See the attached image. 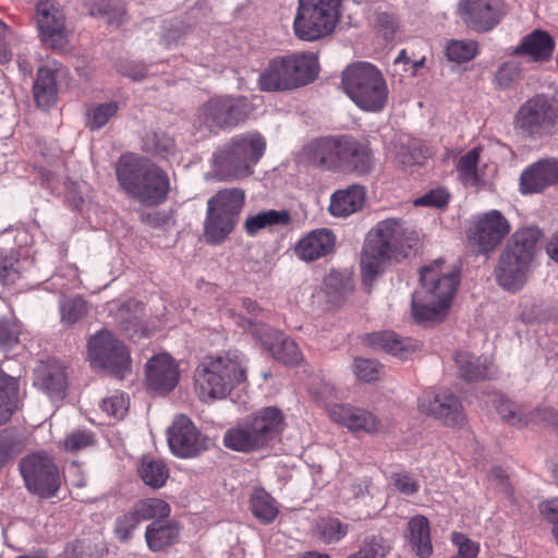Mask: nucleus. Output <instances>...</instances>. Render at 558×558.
<instances>
[{"instance_id": "nucleus-1", "label": "nucleus", "mask_w": 558, "mask_h": 558, "mask_svg": "<svg viewBox=\"0 0 558 558\" xmlns=\"http://www.w3.org/2000/svg\"><path fill=\"white\" fill-rule=\"evenodd\" d=\"M421 288L412 296V317L417 325L430 326L448 314L459 284L458 272L445 268L441 259L423 267Z\"/></svg>"}, {"instance_id": "nucleus-44", "label": "nucleus", "mask_w": 558, "mask_h": 558, "mask_svg": "<svg viewBox=\"0 0 558 558\" xmlns=\"http://www.w3.org/2000/svg\"><path fill=\"white\" fill-rule=\"evenodd\" d=\"M250 502L254 517L264 523L272 522L279 512L275 499L263 488L252 493Z\"/></svg>"}, {"instance_id": "nucleus-46", "label": "nucleus", "mask_w": 558, "mask_h": 558, "mask_svg": "<svg viewBox=\"0 0 558 558\" xmlns=\"http://www.w3.org/2000/svg\"><path fill=\"white\" fill-rule=\"evenodd\" d=\"M141 521H163L170 514V506L159 498H146L133 506Z\"/></svg>"}, {"instance_id": "nucleus-45", "label": "nucleus", "mask_w": 558, "mask_h": 558, "mask_svg": "<svg viewBox=\"0 0 558 558\" xmlns=\"http://www.w3.org/2000/svg\"><path fill=\"white\" fill-rule=\"evenodd\" d=\"M80 286L81 280L76 266L64 265L51 276L45 289L63 294L65 291L77 289Z\"/></svg>"}, {"instance_id": "nucleus-30", "label": "nucleus", "mask_w": 558, "mask_h": 558, "mask_svg": "<svg viewBox=\"0 0 558 558\" xmlns=\"http://www.w3.org/2000/svg\"><path fill=\"white\" fill-rule=\"evenodd\" d=\"M366 199L363 186L353 184L344 190L336 191L330 198L329 211L335 217H348L360 211Z\"/></svg>"}, {"instance_id": "nucleus-9", "label": "nucleus", "mask_w": 558, "mask_h": 558, "mask_svg": "<svg viewBox=\"0 0 558 558\" xmlns=\"http://www.w3.org/2000/svg\"><path fill=\"white\" fill-rule=\"evenodd\" d=\"M344 93L365 112H381L389 99L387 82L380 70L369 62H355L342 72Z\"/></svg>"}, {"instance_id": "nucleus-25", "label": "nucleus", "mask_w": 558, "mask_h": 558, "mask_svg": "<svg viewBox=\"0 0 558 558\" xmlns=\"http://www.w3.org/2000/svg\"><path fill=\"white\" fill-rule=\"evenodd\" d=\"M336 236L326 228L315 229L302 236L294 246L295 256L305 263L326 257L335 251Z\"/></svg>"}, {"instance_id": "nucleus-62", "label": "nucleus", "mask_w": 558, "mask_h": 558, "mask_svg": "<svg viewBox=\"0 0 558 558\" xmlns=\"http://www.w3.org/2000/svg\"><path fill=\"white\" fill-rule=\"evenodd\" d=\"M452 542L458 547L457 555L450 558H476L480 551L477 543L471 541L463 534L454 533Z\"/></svg>"}, {"instance_id": "nucleus-43", "label": "nucleus", "mask_w": 558, "mask_h": 558, "mask_svg": "<svg viewBox=\"0 0 558 558\" xmlns=\"http://www.w3.org/2000/svg\"><path fill=\"white\" fill-rule=\"evenodd\" d=\"M88 311V303L80 295H62L59 301L61 323L66 326H72L82 320Z\"/></svg>"}, {"instance_id": "nucleus-12", "label": "nucleus", "mask_w": 558, "mask_h": 558, "mask_svg": "<svg viewBox=\"0 0 558 558\" xmlns=\"http://www.w3.org/2000/svg\"><path fill=\"white\" fill-rule=\"evenodd\" d=\"M513 124L517 131L527 136L551 134L558 128V104L544 94L535 95L521 105Z\"/></svg>"}, {"instance_id": "nucleus-64", "label": "nucleus", "mask_w": 558, "mask_h": 558, "mask_svg": "<svg viewBox=\"0 0 558 558\" xmlns=\"http://www.w3.org/2000/svg\"><path fill=\"white\" fill-rule=\"evenodd\" d=\"M521 75L520 66L514 61L505 62L496 74V80L500 86L507 87L519 80Z\"/></svg>"}, {"instance_id": "nucleus-37", "label": "nucleus", "mask_w": 558, "mask_h": 558, "mask_svg": "<svg viewBox=\"0 0 558 558\" xmlns=\"http://www.w3.org/2000/svg\"><path fill=\"white\" fill-rule=\"evenodd\" d=\"M456 363L461 376L469 381H477L492 375V363L486 356H475L462 351L456 354Z\"/></svg>"}, {"instance_id": "nucleus-3", "label": "nucleus", "mask_w": 558, "mask_h": 558, "mask_svg": "<svg viewBox=\"0 0 558 558\" xmlns=\"http://www.w3.org/2000/svg\"><path fill=\"white\" fill-rule=\"evenodd\" d=\"M245 381V356L236 350L205 356L194 372L195 391L204 402L225 399Z\"/></svg>"}, {"instance_id": "nucleus-23", "label": "nucleus", "mask_w": 558, "mask_h": 558, "mask_svg": "<svg viewBox=\"0 0 558 558\" xmlns=\"http://www.w3.org/2000/svg\"><path fill=\"white\" fill-rule=\"evenodd\" d=\"M493 403L501 420L509 425L524 427L531 423H543L558 427V413L551 409L526 412L499 393L494 396Z\"/></svg>"}, {"instance_id": "nucleus-49", "label": "nucleus", "mask_w": 558, "mask_h": 558, "mask_svg": "<svg viewBox=\"0 0 558 558\" xmlns=\"http://www.w3.org/2000/svg\"><path fill=\"white\" fill-rule=\"evenodd\" d=\"M316 531L323 543L336 544L348 534L349 526L337 518H326L317 523Z\"/></svg>"}, {"instance_id": "nucleus-4", "label": "nucleus", "mask_w": 558, "mask_h": 558, "mask_svg": "<svg viewBox=\"0 0 558 558\" xmlns=\"http://www.w3.org/2000/svg\"><path fill=\"white\" fill-rule=\"evenodd\" d=\"M116 175L121 189L145 206L161 204L170 192L167 172L150 160L132 154L119 158Z\"/></svg>"}, {"instance_id": "nucleus-34", "label": "nucleus", "mask_w": 558, "mask_h": 558, "mask_svg": "<svg viewBox=\"0 0 558 558\" xmlns=\"http://www.w3.org/2000/svg\"><path fill=\"white\" fill-rule=\"evenodd\" d=\"M33 93L35 101L40 108L48 109L57 102L58 87L54 68L43 65L38 69Z\"/></svg>"}, {"instance_id": "nucleus-27", "label": "nucleus", "mask_w": 558, "mask_h": 558, "mask_svg": "<svg viewBox=\"0 0 558 558\" xmlns=\"http://www.w3.org/2000/svg\"><path fill=\"white\" fill-rule=\"evenodd\" d=\"M34 374V385L46 392L51 400H61L65 397L66 374L59 362L41 363Z\"/></svg>"}, {"instance_id": "nucleus-35", "label": "nucleus", "mask_w": 558, "mask_h": 558, "mask_svg": "<svg viewBox=\"0 0 558 558\" xmlns=\"http://www.w3.org/2000/svg\"><path fill=\"white\" fill-rule=\"evenodd\" d=\"M262 440L267 446L283 429L284 418L281 411L275 407H267L256 412L250 421Z\"/></svg>"}, {"instance_id": "nucleus-48", "label": "nucleus", "mask_w": 558, "mask_h": 558, "mask_svg": "<svg viewBox=\"0 0 558 558\" xmlns=\"http://www.w3.org/2000/svg\"><path fill=\"white\" fill-rule=\"evenodd\" d=\"M323 287L327 294L338 300L352 291V277L348 270H331L326 275Z\"/></svg>"}, {"instance_id": "nucleus-36", "label": "nucleus", "mask_w": 558, "mask_h": 558, "mask_svg": "<svg viewBox=\"0 0 558 558\" xmlns=\"http://www.w3.org/2000/svg\"><path fill=\"white\" fill-rule=\"evenodd\" d=\"M180 525L174 521H153L145 531V539L151 551H160L177 542Z\"/></svg>"}, {"instance_id": "nucleus-24", "label": "nucleus", "mask_w": 558, "mask_h": 558, "mask_svg": "<svg viewBox=\"0 0 558 558\" xmlns=\"http://www.w3.org/2000/svg\"><path fill=\"white\" fill-rule=\"evenodd\" d=\"M329 417L353 433L375 434L381 429V423L375 414L351 404H331Z\"/></svg>"}, {"instance_id": "nucleus-26", "label": "nucleus", "mask_w": 558, "mask_h": 558, "mask_svg": "<svg viewBox=\"0 0 558 558\" xmlns=\"http://www.w3.org/2000/svg\"><path fill=\"white\" fill-rule=\"evenodd\" d=\"M556 183H558V159L554 158L533 163L520 177L523 194L538 193Z\"/></svg>"}, {"instance_id": "nucleus-60", "label": "nucleus", "mask_w": 558, "mask_h": 558, "mask_svg": "<svg viewBox=\"0 0 558 558\" xmlns=\"http://www.w3.org/2000/svg\"><path fill=\"white\" fill-rule=\"evenodd\" d=\"M311 393L317 400V402L322 403L325 407L328 413L329 407L331 404H338V391L329 383L319 381L316 386H313L311 388Z\"/></svg>"}, {"instance_id": "nucleus-47", "label": "nucleus", "mask_w": 558, "mask_h": 558, "mask_svg": "<svg viewBox=\"0 0 558 558\" xmlns=\"http://www.w3.org/2000/svg\"><path fill=\"white\" fill-rule=\"evenodd\" d=\"M118 110L119 104L117 101L90 105L86 112V126L90 131L104 128L117 114Z\"/></svg>"}, {"instance_id": "nucleus-16", "label": "nucleus", "mask_w": 558, "mask_h": 558, "mask_svg": "<svg viewBox=\"0 0 558 558\" xmlns=\"http://www.w3.org/2000/svg\"><path fill=\"white\" fill-rule=\"evenodd\" d=\"M36 24L39 39L54 51H65L71 31L61 4L54 0H40L36 7Z\"/></svg>"}, {"instance_id": "nucleus-7", "label": "nucleus", "mask_w": 558, "mask_h": 558, "mask_svg": "<svg viewBox=\"0 0 558 558\" xmlns=\"http://www.w3.org/2000/svg\"><path fill=\"white\" fill-rule=\"evenodd\" d=\"M319 74L314 52H295L271 59L258 77L263 92H286L313 83Z\"/></svg>"}, {"instance_id": "nucleus-51", "label": "nucleus", "mask_w": 558, "mask_h": 558, "mask_svg": "<svg viewBox=\"0 0 558 558\" xmlns=\"http://www.w3.org/2000/svg\"><path fill=\"white\" fill-rule=\"evenodd\" d=\"M143 149L163 157L173 151L174 141L163 132H150L143 138Z\"/></svg>"}, {"instance_id": "nucleus-11", "label": "nucleus", "mask_w": 558, "mask_h": 558, "mask_svg": "<svg viewBox=\"0 0 558 558\" xmlns=\"http://www.w3.org/2000/svg\"><path fill=\"white\" fill-rule=\"evenodd\" d=\"M341 0H299L293 21L294 35L316 41L330 35L340 20Z\"/></svg>"}, {"instance_id": "nucleus-2", "label": "nucleus", "mask_w": 558, "mask_h": 558, "mask_svg": "<svg viewBox=\"0 0 558 558\" xmlns=\"http://www.w3.org/2000/svg\"><path fill=\"white\" fill-rule=\"evenodd\" d=\"M411 232L400 218L378 221L366 233L361 253L363 282L371 286L386 263L405 257L412 246Z\"/></svg>"}, {"instance_id": "nucleus-61", "label": "nucleus", "mask_w": 558, "mask_h": 558, "mask_svg": "<svg viewBox=\"0 0 558 558\" xmlns=\"http://www.w3.org/2000/svg\"><path fill=\"white\" fill-rule=\"evenodd\" d=\"M391 482L395 488L404 496H413L420 489L418 481L405 472L392 473Z\"/></svg>"}, {"instance_id": "nucleus-42", "label": "nucleus", "mask_w": 558, "mask_h": 558, "mask_svg": "<svg viewBox=\"0 0 558 558\" xmlns=\"http://www.w3.org/2000/svg\"><path fill=\"white\" fill-rule=\"evenodd\" d=\"M137 471L144 484L155 489L162 487L169 477L166 463L159 459L143 458Z\"/></svg>"}, {"instance_id": "nucleus-54", "label": "nucleus", "mask_w": 558, "mask_h": 558, "mask_svg": "<svg viewBox=\"0 0 558 558\" xmlns=\"http://www.w3.org/2000/svg\"><path fill=\"white\" fill-rule=\"evenodd\" d=\"M92 12L107 16L109 24L120 25L124 22L125 8L117 1L99 0Z\"/></svg>"}, {"instance_id": "nucleus-14", "label": "nucleus", "mask_w": 558, "mask_h": 558, "mask_svg": "<svg viewBox=\"0 0 558 558\" xmlns=\"http://www.w3.org/2000/svg\"><path fill=\"white\" fill-rule=\"evenodd\" d=\"M252 112L244 96H218L210 98L199 110L198 121L208 131L230 130L243 123Z\"/></svg>"}, {"instance_id": "nucleus-10", "label": "nucleus", "mask_w": 558, "mask_h": 558, "mask_svg": "<svg viewBox=\"0 0 558 558\" xmlns=\"http://www.w3.org/2000/svg\"><path fill=\"white\" fill-rule=\"evenodd\" d=\"M245 194L240 189L221 190L207 201L204 236L209 244H221L233 231L243 208Z\"/></svg>"}, {"instance_id": "nucleus-13", "label": "nucleus", "mask_w": 558, "mask_h": 558, "mask_svg": "<svg viewBox=\"0 0 558 558\" xmlns=\"http://www.w3.org/2000/svg\"><path fill=\"white\" fill-rule=\"evenodd\" d=\"M19 470L27 490L40 498L56 496L61 486V476L53 458L45 451L23 457Z\"/></svg>"}, {"instance_id": "nucleus-29", "label": "nucleus", "mask_w": 558, "mask_h": 558, "mask_svg": "<svg viewBox=\"0 0 558 558\" xmlns=\"http://www.w3.org/2000/svg\"><path fill=\"white\" fill-rule=\"evenodd\" d=\"M554 49V38L545 31L535 29L521 39L512 53L527 57L534 62H545L551 58Z\"/></svg>"}, {"instance_id": "nucleus-8", "label": "nucleus", "mask_w": 558, "mask_h": 558, "mask_svg": "<svg viewBox=\"0 0 558 558\" xmlns=\"http://www.w3.org/2000/svg\"><path fill=\"white\" fill-rule=\"evenodd\" d=\"M307 149L312 161L329 170L367 173L372 168L368 146L351 136L318 138Z\"/></svg>"}, {"instance_id": "nucleus-59", "label": "nucleus", "mask_w": 558, "mask_h": 558, "mask_svg": "<svg viewBox=\"0 0 558 558\" xmlns=\"http://www.w3.org/2000/svg\"><path fill=\"white\" fill-rule=\"evenodd\" d=\"M64 555L65 558H100L96 545L85 539L73 542L66 547Z\"/></svg>"}, {"instance_id": "nucleus-28", "label": "nucleus", "mask_w": 558, "mask_h": 558, "mask_svg": "<svg viewBox=\"0 0 558 558\" xmlns=\"http://www.w3.org/2000/svg\"><path fill=\"white\" fill-rule=\"evenodd\" d=\"M367 343L375 350H383L386 353L408 359L412 353L421 349L420 341L412 338H402L392 331H380L367 336Z\"/></svg>"}, {"instance_id": "nucleus-57", "label": "nucleus", "mask_w": 558, "mask_h": 558, "mask_svg": "<svg viewBox=\"0 0 558 558\" xmlns=\"http://www.w3.org/2000/svg\"><path fill=\"white\" fill-rule=\"evenodd\" d=\"M101 409L109 416L116 420H121L129 410V399L126 395L117 392L102 400Z\"/></svg>"}, {"instance_id": "nucleus-6", "label": "nucleus", "mask_w": 558, "mask_h": 558, "mask_svg": "<svg viewBox=\"0 0 558 558\" xmlns=\"http://www.w3.org/2000/svg\"><path fill=\"white\" fill-rule=\"evenodd\" d=\"M266 141L257 132L232 136L213 155V169L220 181L246 178L263 157Z\"/></svg>"}, {"instance_id": "nucleus-55", "label": "nucleus", "mask_w": 558, "mask_h": 558, "mask_svg": "<svg viewBox=\"0 0 558 558\" xmlns=\"http://www.w3.org/2000/svg\"><path fill=\"white\" fill-rule=\"evenodd\" d=\"M140 517L136 514L134 508L126 513L120 515L116 520L114 534L120 541H128L131 538L132 533L141 523Z\"/></svg>"}, {"instance_id": "nucleus-18", "label": "nucleus", "mask_w": 558, "mask_h": 558, "mask_svg": "<svg viewBox=\"0 0 558 558\" xmlns=\"http://www.w3.org/2000/svg\"><path fill=\"white\" fill-rule=\"evenodd\" d=\"M509 231L510 225L506 217L493 209L473 217L468 239L477 247V253L484 254L494 250Z\"/></svg>"}, {"instance_id": "nucleus-50", "label": "nucleus", "mask_w": 558, "mask_h": 558, "mask_svg": "<svg viewBox=\"0 0 558 558\" xmlns=\"http://www.w3.org/2000/svg\"><path fill=\"white\" fill-rule=\"evenodd\" d=\"M390 546L378 535L366 536L359 550L349 556V558H385L389 553Z\"/></svg>"}, {"instance_id": "nucleus-56", "label": "nucleus", "mask_w": 558, "mask_h": 558, "mask_svg": "<svg viewBox=\"0 0 558 558\" xmlns=\"http://www.w3.org/2000/svg\"><path fill=\"white\" fill-rule=\"evenodd\" d=\"M353 373L359 380L374 381L380 376V365L371 359L356 357L353 362Z\"/></svg>"}, {"instance_id": "nucleus-52", "label": "nucleus", "mask_w": 558, "mask_h": 558, "mask_svg": "<svg viewBox=\"0 0 558 558\" xmlns=\"http://www.w3.org/2000/svg\"><path fill=\"white\" fill-rule=\"evenodd\" d=\"M478 47L474 40H451L446 46V54L450 61L463 63L476 57Z\"/></svg>"}, {"instance_id": "nucleus-39", "label": "nucleus", "mask_w": 558, "mask_h": 558, "mask_svg": "<svg viewBox=\"0 0 558 558\" xmlns=\"http://www.w3.org/2000/svg\"><path fill=\"white\" fill-rule=\"evenodd\" d=\"M140 311L138 303L134 300H129L118 308L116 314L117 323L121 325L132 339L147 336V330L143 327L137 315Z\"/></svg>"}, {"instance_id": "nucleus-19", "label": "nucleus", "mask_w": 558, "mask_h": 558, "mask_svg": "<svg viewBox=\"0 0 558 558\" xmlns=\"http://www.w3.org/2000/svg\"><path fill=\"white\" fill-rule=\"evenodd\" d=\"M168 444L174 456L190 459L206 451L209 439L197 429L191 418L178 415L168 428Z\"/></svg>"}, {"instance_id": "nucleus-15", "label": "nucleus", "mask_w": 558, "mask_h": 558, "mask_svg": "<svg viewBox=\"0 0 558 558\" xmlns=\"http://www.w3.org/2000/svg\"><path fill=\"white\" fill-rule=\"evenodd\" d=\"M88 356L94 365L120 378L131 371L130 352L108 330H100L88 340Z\"/></svg>"}, {"instance_id": "nucleus-53", "label": "nucleus", "mask_w": 558, "mask_h": 558, "mask_svg": "<svg viewBox=\"0 0 558 558\" xmlns=\"http://www.w3.org/2000/svg\"><path fill=\"white\" fill-rule=\"evenodd\" d=\"M22 326L14 317L0 319V349L2 351H10L13 349L20 339Z\"/></svg>"}, {"instance_id": "nucleus-22", "label": "nucleus", "mask_w": 558, "mask_h": 558, "mask_svg": "<svg viewBox=\"0 0 558 558\" xmlns=\"http://www.w3.org/2000/svg\"><path fill=\"white\" fill-rule=\"evenodd\" d=\"M145 374L148 389L159 395L172 391L180 380L179 364L168 353L151 356L146 363Z\"/></svg>"}, {"instance_id": "nucleus-31", "label": "nucleus", "mask_w": 558, "mask_h": 558, "mask_svg": "<svg viewBox=\"0 0 558 558\" xmlns=\"http://www.w3.org/2000/svg\"><path fill=\"white\" fill-rule=\"evenodd\" d=\"M223 445L240 452L255 451L266 446L250 421L228 429L223 435Z\"/></svg>"}, {"instance_id": "nucleus-20", "label": "nucleus", "mask_w": 558, "mask_h": 558, "mask_svg": "<svg viewBox=\"0 0 558 558\" xmlns=\"http://www.w3.org/2000/svg\"><path fill=\"white\" fill-rule=\"evenodd\" d=\"M243 328L257 338L277 361L287 365L301 362L302 353L298 344L279 330L251 319L243 323Z\"/></svg>"}, {"instance_id": "nucleus-21", "label": "nucleus", "mask_w": 558, "mask_h": 558, "mask_svg": "<svg viewBox=\"0 0 558 558\" xmlns=\"http://www.w3.org/2000/svg\"><path fill=\"white\" fill-rule=\"evenodd\" d=\"M459 13L469 27L487 32L500 22L507 7L504 0H461Z\"/></svg>"}, {"instance_id": "nucleus-58", "label": "nucleus", "mask_w": 558, "mask_h": 558, "mask_svg": "<svg viewBox=\"0 0 558 558\" xmlns=\"http://www.w3.org/2000/svg\"><path fill=\"white\" fill-rule=\"evenodd\" d=\"M94 442L95 439L93 433L86 430H75L64 438L62 446L65 451L75 452L93 446Z\"/></svg>"}, {"instance_id": "nucleus-5", "label": "nucleus", "mask_w": 558, "mask_h": 558, "mask_svg": "<svg viewBox=\"0 0 558 558\" xmlns=\"http://www.w3.org/2000/svg\"><path fill=\"white\" fill-rule=\"evenodd\" d=\"M541 238V229L534 226L521 228L512 234L495 269L500 287L518 291L526 283Z\"/></svg>"}, {"instance_id": "nucleus-33", "label": "nucleus", "mask_w": 558, "mask_h": 558, "mask_svg": "<svg viewBox=\"0 0 558 558\" xmlns=\"http://www.w3.org/2000/svg\"><path fill=\"white\" fill-rule=\"evenodd\" d=\"M405 538L418 557L427 558L433 554L429 522L426 517L417 514L409 520Z\"/></svg>"}, {"instance_id": "nucleus-32", "label": "nucleus", "mask_w": 558, "mask_h": 558, "mask_svg": "<svg viewBox=\"0 0 558 558\" xmlns=\"http://www.w3.org/2000/svg\"><path fill=\"white\" fill-rule=\"evenodd\" d=\"M291 222V215L286 209H268L246 217L243 229L250 236H255L262 230L272 231L287 227Z\"/></svg>"}, {"instance_id": "nucleus-38", "label": "nucleus", "mask_w": 558, "mask_h": 558, "mask_svg": "<svg viewBox=\"0 0 558 558\" xmlns=\"http://www.w3.org/2000/svg\"><path fill=\"white\" fill-rule=\"evenodd\" d=\"M33 259L21 258L16 251L0 252V280L3 284L15 283L23 271L28 269Z\"/></svg>"}, {"instance_id": "nucleus-41", "label": "nucleus", "mask_w": 558, "mask_h": 558, "mask_svg": "<svg viewBox=\"0 0 558 558\" xmlns=\"http://www.w3.org/2000/svg\"><path fill=\"white\" fill-rule=\"evenodd\" d=\"M482 148L476 146L461 156L456 165L459 179L465 186H477L482 182L478 162Z\"/></svg>"}, {"instance_id": "nucleus-17", "label": "nucleus", "mask_w": 558, "mask_h": 558, "mask_svg": "<svg viewBox=\"0 0 558 558\" xmlns=\"http://www.w3.org/2000/svg\"><path fill=\"white\" fill-rule=\"evenodd\" d=\"M417 408L446 426L461 427L465 422L462 403L449 389L423 391L417 398Z\"/></svg>"}, {"instance_id": "nucleus-63", "label": "nucleus", "mask_w": 558, "mask_h": 558, "mask_svg": "<svg viewBox=\"0 0 558 558\" xmlns=\"http://www.w3.org/2000/svg\"><path fill=\"white\" fill-rule=\"evenodd\" d=\"M449 193L445 189H435L414 199L415 206L442 207L448 204Z\"/></svg>"}, {"instance_id": "nucleus-40", "label": "nucleus", "mask_w": 558, "mask_h": 558, "mask_svg": "<svg viewBox=\"0 0 558 558\" xmlns=\"http://www.w3.org/2000/svg\"><path fill=\"white\" fill-rule=\"evenodd\" d=\"M16 378L0 371V425L9 421L17 407Z\"/></svg>"}]
</instances>
